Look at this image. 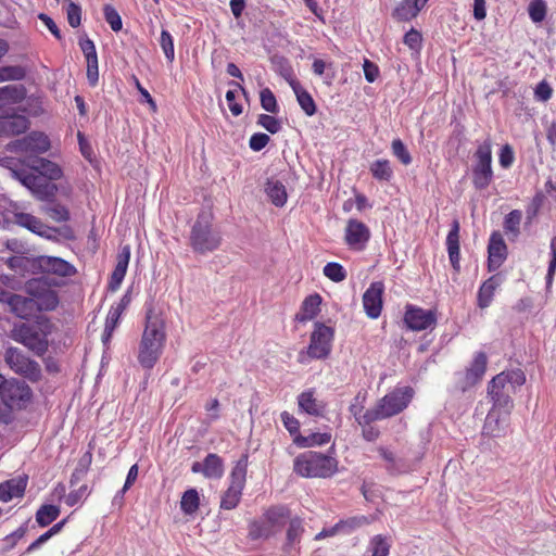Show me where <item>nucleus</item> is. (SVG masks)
<instances>
[{"mask_svg":"<svg viewBox=\"0 0 556 556\" xmlns=\"http://www.w3.org/2000/svg\"><path fill=\"white\" fill-rule=\"evenodd\" d=\"M20 160L5 159L3 165L10 170L11 176L26 187L37 199L48 201L55 197L58 188L50 180H58L62 177V169L58 164L37 155L26 156L22 163L25 168H18Z\"/></svg>","mask_w":556,"mask_h":556,"instance_id":"obj_1","label":"nucleus"},{"mask_svg":"<svg viewBox=\"0 0 556 556\" xmlns=\"http://www.w3.org/2000/svg\"><path fill=\"white\" fill-rule=\"evenodd\" d=\"M166 341L165 321L153 312L147 314L146 327L138 346V362L144 369H152L163 353Z\"/></svg>","mask_w":556,"mask_h":556,"instance_id":"obj_2","label":"nucleus"},{"mask_svg":"<svg viewBox=\"0 0 556 556\" xmlns=\"http://www.w3.org/2000/svg\"><path fill=\"white\" fill-rule=\"evenodd\" d=\"M213 222L214 215L211 211L203 210L198 214L189 237L194 253L204 255L219 249L223 237Z\"/></svg>","mask_w":556,"mask_h":556,"instance_id":"obj_3","label":"nucleus"},{"mask_svg":"<svg viewBox=\"0 0 556 556\" xmlns=\"http://www.w3.org/2000/svg\"><path fill=\"white\" fill-rule=\"evenodd\" d=\"M525 382L526 375L521 369L505 370L493 377L488 384V396L492 401V406L513 409L511 395Z\"/></svg>","mask_w":556,"mask_h":556,"instance_id":"obj_4","label":"nucleus"},{"mask_svg":"<svg viewBox=\"0 0 556 556\" xmlns=\"http://www.w3.org/2000/svg\"><path fill=\"white\" fill-rule=\"evenodd\" d=\"M414 391L409 387L396 388L386 394L372 409L364 413L358 424H371L397 415L407 407L413 399Z\"/></svg>","mask_w":556,"mask_h":556,"instance_id":"obj_5","label":"nucleus"},{"mask_svg":"<svg viewBox=\"0 0 556 556\" xmlns=\"http://www.w3.org/2000/svg\"><path fill=\"white\" fill-rule=\"evenodd\" d=\"M293 470L304 478H328L338 470L336 458L318 452H304L293 462Z\"/></svg>","mask_w":556,"mask_h":556,"instance_id":"obj_6","label":"nucleus"},{"mask_svg":"<svg viewBox=\"0 0 556 556\" xmlns=\"http://www.w3.org/2000/svg\"><path fill=\"white\" fill-rule=\"evenodd\" d=\"M247 470L248 454H243L230 472V485L222 496L220 508L230 510L239 504L245 484Z\"/></svg>","mask_w":556,"mask_h":556,"instance_id":"obj_7","label":"nucleus"},{"mask_svg":"<svg viewBox=\"0 0 556 556\" xmlns=\"http://www.w3.org/2000/svg\"><path fill=\"white\" fill-rule=\"evenodd\" d=\"M31 389L23 381L5 379L0 375V400L11 409L24 408L31 400Z\"/></svg>","mask_w":556,"mask_h":556,"instance_id":"obj_8","label":"nucleus"},{"mask_svg":"<svg viewBox=\"0 0 556 556\" xmlns=\"http://www.w3.org/2000/svg\"><path fill=\"white\" fill-rule=\"evenodd\" d=\"M47 336V332L30 324L16 325L11 334L14 341L23 344L37 356H42L48 351Z\"/></svg>","mask_w":556,"mask_h":556,"instance_id":"obj_9","label":"nucleus"},{"mask_svg":"<svg viewBox=\"0 0 556 556\" xmlns=\"http://www.w3.org/2000/svg\"><path fill=\"white\" fill-rule=\"evenodd\" d=\"M475 164L472 166V184L476 189L483 190L489 187L493 179L492 149L490 140H485L475 152Z\"/></svg>","mask_w":556,"mask_h":556,"instance_id":"obj_10","label":"nucleus"},{"mask_svg":"<svg viewBox=\"0 0 556 556\" xmlns=\"http://www.w3.org/2000/svg\"><path fill=\"white\" fill-rule=\"evenodd\" d=\"M4 361L11 370L28 381L38 382L41 379L40 365L20 349L14 346L8 348L4 353Z\"/></svg>","mask_w":556,"mask_h":556,"instance_id":"obj_11","label":"nucleus"},{"mask_svg":"<svg viewBox=\"0 0 556 556\" xmlns=\"http://www.w3.org/2000/svg\"><path fill=\"white\" fill-rule=\"evenodd\" d=\"M488 357L484 352L475 354L470 365L454 375V389L465 393L478 384L486 370Z\"/></svg>","mask_w":556,"mask_h":556,"instance_id":"obj_12","label":"nucleus"},{"mask_svg":"<svg viewBox=\"0 0 556 556\" xmlns=\"http://www.w3.org/2000/svg\"><path fill=\"white\" fill-rule=\"evenodd\" d=\"M333 336L334 331L331 327L316 323L311 333L307 355L315 359L326 358L331 352Z\"/></svg>","mask_w":556,"mask_h":556,"instance_id":"obj_13","label":"nucleus"},{"mask_svg":"<svg viewBox=\"0 0 556 556\" xmlns=\"http://www.w3.org/2000/svg\"><path fill=\"white\" fill-rule=\"evenodd\" d=\"M510 413L511 409L509 408L492 406L486 414L482 428V434L492 438H501L506 435L509 429Z\"/></svg>","mask_w":556,"mask_h":556,"instance_id":"obj_14","label":"nucleus"},{"mask_svg":"<svg viewBox=\"0 0 556 556\" xmlns=\"http://www.w3.org/2000/svg\"><path fill=\"white\" fill-rule=\"evenodd\" d=\"M50 148L49 138L42 132H30L29 135L14 140L8 144V149L15 153L37 155L45 153Z\"/></svg>","mask_w":556,"mask_h":556,"instance_id":"obj_15","label":"nucleus"},{"mask_svg":"<svg viewBox=\"0 0 556 556\" xmlns=\"http://www.w3.org/2000/svg\"><path fill=\"white\" fill-rule=\"evenodd\" d=\"M404 323L413 331L431 329L437 324V313L408 304L404 314Z\"/></svg>","mask_w":556,"mask_h":556,"instance_id":"obj_16","label":"nucleus"},{"mask_svg":"<svg viewBox=\"0 0 556 556\" xmlns=\"http://www.w3.org/2000/svg\"><path fill=\"white\" fill-rule=\"evenodd\" d=\"M14 223L51 241H58L61 235L60 229L43 224L39 218L28 213L15 212Z\"/></svg>","mask_w":556,"mask_h":556,"instance_id":"obj_17","label":"nucleus"},{"mask_svg":"<svg viewBox=\"0 0 556 556\" xmlns=\"http://www.w3.org/2000/svg\"><path fill=\"white\" fill-rule=\"evenodd\" d=\"M370 239L369 228L362 222L351 218L346 223L344 240L354 251H363Z\"/></svg>","mask_w":556,"mask_h":556,"instance_id":"obj_18","label":"nucleus"},{"mask_svg":"<svg viewBox=\"0 0 556 556\" xmlns=\"http://www.w3.org/2000/svg\"><path fill=\"white\" fill-rule=\"evenodd\" d=\"M384 283L374 281L369 285L363 294V307L366 315L371 319H377L382 311Z\"/></svg>","mask_w":556,"mask_h":556,"instance_id":"obj_19","label":"nucleus"},{"mask_svg":"<svg viewBox=\"0 0 556 556\" xmlns=\"http://www.w3.org/2000/svg\"><path fill=\"white\" fill-rule=\"evenodd\" d=\"M40 280H33L27 283L28 293L35 299L36 311H53L59 304V298L55 291L42 289Z\"/></svg>","mask_w":556,"mask_h":556,"instance_id":"obj_20","label":"nucleus"},{"mask_svg":"<svg viewBox=\"0 0 556 556\" xmlns=\"http://www.w3.org/2000/svg\"><path fill=\"white\" fill-rule=\"evenodd\" d=\"M488 253L489 271H495L501 267L507 256V247L501 233L494 232L491 235Z\"/></svg>","mask_w":556,"mask_h":556,"instance_id":"obj_21","label":"nucleus"},{"mask_svg":"<svg viewBox=\"0 0 556 556\" xmlns=\"http://www.w3.org/2000/svg\"><path fill=\"white\" fill-rule=\"evenodd\" d=\"M282 75L294 91L301 109L307 116H313L316 113V104L312 96L300 85L298 80L292 78L290 67L285 68Z\"/></svg>","mask_w":556,"mask_h":556,"instance_id":"obj_22","label":"nucleus"},{"mask_svg":"<svg viewBox=\"0 0 556 556\" xmlns=\"http://www.w3.org/2000/svg\"><path fill=\"white\" fill-rule=\"evenodd\" d=\"M303 533V520L300 517L290 518L283 546L285 552L289 556H295L298 554Z\"/></svg>","mask_w":556,"mask_h":556,"instance_id":"obj_23","label":"nucleus"},{"mask_svg":"<svg viewBox=\"0 0 556 556\" xmlns=\"http://www.w3.org/2000/svg\"><path fill=\"white\" fill-rule=\"evenodd\" d=\"M129 260L130 247L124 245L117 254V262L109 281V289L111 291H116L119 289L127 273Z\"/></svg>","mask_w":556,"mask_h":556,"instance_id":"obj_24","label":"nucleus"},{"mask_svg":"<svg viewBox=\"0 0 556 556\" xmlns=\"http://www.w3.org/2000/svg\"><path fill=\"white\" fill-rule=\"evenodd\" d=\"M40 266L43 270L61 277H71L76 274V268L61 257L42 256Z\"/></svg>","mask_w":556,"mask_h":556,"instance_id":"obj_25","label":"nucleus"},{"mask_svg":"<svg viewBox=\"0 0 556 556\" xmlns=\"http://www.w3.org/2000/svg\"><path fill=\"white\" fill-rule=\"evenodd\" d=\"M446 248L451 265L456 271H458L460 268L459 223L456 219L453 220L451 229L447 233Z\"/></svg>","mask_w":556,"mask_h":556,"instance_id":"obj_26","label":"nucleus"},{"mask_svg":"<svg viewBox=\"0 0 556 556\" xmlns=\"http://www.w3.org/2000/svg\"><path fill=\"white\" fill-rule=\"evenodd\" d=\"M299 409L311 416H321L325 412V404L315 396V391L308 389L298 395Z\"/></svg>","mask_w":556,"mask_h":556,"instance_id":"obj_27","label":"nucleus"},{"mask_svg":"<svg viewBox=\"0 0 556 556\" xmlns=\"http://www.w3.org/2000/svg\"><path fill=\"white\" fill-rule=\"evenodd\" d=\"M503 278L496 274L486 279L479 288L477 304L480 308H486L493 301L496 289L502 285Z\"/></svg>","mask_w":556,"mask_h":556,"instance_id":"obj_28","label":"nucleus"},{"mask_svg":"<svg viewBox=\"0 0 556 556\" xmlns=\"http://www.w3.org/2000/svg\"><path fill=\"white\" fill-rule=\"evenodd\" d=\"M429 0H402L393 11V17L407 22L417 16Z\"/></svg>","mask_w":556,"mask_h":556,"instance_id":"obj_29","label":"nucleus"},{"mask_svg":"<svg viewBox=\"0 0 556 556\" xmlns=\"http://www.w3.org/2000/svg\"><path fill=\"white\" fill-rule=\"evenodd\" d=\"M377 452L386 462V470L391 475H401L409 470L406 462L397 457L393 451L384 446H378Z\"/></svg>","mask_w":556,"mask_h":556,"instance_id":"obj_30","label":"nucleus"},{"mask_svg":"<svg viewBox=\"0 0 556 556\" xmlns=\"http://www.w3.org/2000/svg\"><path fill=\"white\" fill-rule=\"evenodd\" d=\"M26 485V478L11 479L0 483V501L8 503L15 497L23 496Z\"/></svg>","mask_w":556,"mask_h":556,"instance_id":"obj_31","label":"nucleus"},{"mask_svg":"<svg viewBox=\"0 0 556 556\" xmlns=\"http://www.w3.org/2000/svg\"><path fill=\"white\" fill-rule=\"evenodd\" d=\"M9 306L11 312L22 319H28L36 312L35 299L20 294H14Z\"/></svg>","mask_w":556,"mask_h":556,"instance_id":"obj_32","label":"nucleus"},{"mask_svg":"<svg viewBox=\"0 0 556 556\" xmlns=\"http://www.w3.org/2000/svg\"><path fill=\"white\" fill-rule=\"evenodd\" d=\"M320 304L321 296L318 293L305 298L301 305V312L295 316L296 320L304 323L313 319L319 313Z\"/></svg>","mask_w":556,"mask_h":556,"instance_id":"obj_33","label":"nucleus"},{"mask_svg":"<svg viewBox=\"0 0 556 556\" xmlns=\"http://www.w3.org/2000/svg\"><path fill=\"white\" fill-rule=\"evenodd\" d=\"M263 516L275 532L285 525L287 519L291 518L290 509L285 505L270 507Z\"/></svg>","mask_w":556,"mask_h":556,"instance_id":"obj_34","label":"nucleus"},{"mask_svg":"<svg viewBox=\"0 0 556 556\" xmlns=\"http://www.w3.org/2000/svg\"><path fill=\"white\" fill-rule=\"evenodd\" d=\"M29 127V122L25 116L16 115L0 122V131L15 136L25 132Z\"/></svg>","mask_w":556,"mask_h":556,"instance_id":"obj_35","label":"nucleus"},{"mask_svg":"<svg viewBox=\"0 0 556 556\" xmlns=\"http://www.w3.org/2000/svg\"><path fill=\"white\" fill-rule=\"evenodd\" d=\"M266 194L274 205L283 206L287 202V191L285 185L277 179H268L265 188Z\"/></svg>","mask_w":556,"mask_h":556,"instance_id":"obj_36","label":"nucleus"},{"mask_svg":"<svg viewBox=\"0 0 556 556\" xmlns=\"http://www.w3.org/2000/svg\"><path fill=\"white\" fill-rule=\"evenodd\" d=\"M204 477L208 479H219L224 475V462L214 453H210L203 460Z\"/></svg>","mask_w":556,"mask_h":556,"instance_id":"obj_37","label":"nucleus"},{"mask_svg":"<svg viewBox=\"0 0 556 556\" xmlns=\"http://www.w3.org/2000/svg\"><path fill=\"white\" fill-rule=\"evenodd\" d=\"M26 97V90L22 85H7L0 88V102L8 104L21 103Z\"/></svg>","mask_w":556,"mask_h":556,"instance_id":"obj_38","label":"nucleus"},{"mask_svg":"<svg viewBox=\"0 0 556 556\" xmlns=\"http://www.w3.org/2000/svg\"><path fill=\"white\" fill-rule=\"evenodd\" d=\"M123 312H121L118 307L111 306L105 318L104 330L102 333V342L105 346L109 345L113 333L119 324Z\"/></svg>","mask_w":556,"mask_h":556,"instance_id":"obj_39","label":"nucleus"},{"mask_svg":"<svg viewBox=\"0 0 556 556\" xmlns=\"http://www.w3.org/2000/svg\"><path fill=\"white\" fill-rule=\"evenodd\" d=\"M331 440V434L328 432L324 433H312L307 437L298 434L294 437L293 442L295 445L300 447H311V446H320L329 443Z\"/></svg>","mask_w":556,"mask_h":556,"instance_id":"obj_40","label":"nucleus"},{"mask_svg":"<svg viewBox=\"0 0 556 556\" xmlns=\"http://www.w3.org/2000/svg\"><path fill=\"white\" fill-rule=\"evenodd\" d=\"M274 534V529L264 517L252 521L249 526V535L252 540L268 539Z\"/></svg>","mask_w":556,"mask_h":556,"instance_id":"obj_41","label":"nucleus"},{"mask_svg":"<svg viewBox=\"0 0 556 556\" xmlns=\"http://www.w3.org/2000/svg\"><path fill=\"white\" fill-rule=\"evenodd\" d=\"M370 173L377 180L389 181L393 177V169L388 160L380 159L376 160L370 164Z\"/></svg>","mask_w":556,"mask_h":556,"instance_id":"obj_42","label":"nucleus"},{"mask_svg":"<svg viewBox=\"0 0 556 556\" xmlns=\"http://www.w3.org/2000/svg\"><path fill=\"white\" fill-rule=\"evenodd\" d=\"M199 505H200V497H199V493L195 489H189L182 494L181 501H180V509L186 515L194 514L198 510Z\"/></svg>","mask_w":556,"mask_h":556,"instance_id":"obj_43","label":"nucleus"},{"mask_svg":"<svg viewBox=\"0 0 556 556\" xmlns=\"http://www.w3.org/2000/svg\"><path fill=\"white\" fill-rule=\"evenodd\" d=\"M60 515V508L55 505H42L36 513V521L40 527H47Z\"/></svg>","mask_w":556,"mask_h":556,"instance_id":"obj_44","label":"nucleus"},{"mask_svg":"<svg viewBox=\"0 0 556 556\" xmlns=\"http://www.w3.org/2000/svg\"><path fill=\"white\" fill-rule=\"evenodd\" d=\"M390 547L391 544L388 539L378 534L370 540L367 553L369 556H388Z\"/></svg>","mask_w":556,"mask_h":556,"instance_id":"obj_45","label":"nucleus"},{"mask_svg":"<svg viewBox=\"0 0 556 556\" xmlns=\"http://www.w3.org/2000/svg\"><path fill=\"white\" fill-rule=\"evenodd\" d=\"M522 219V213L519 210H513L509 212L504 219V230L506 233L517 238L520 233V223Z\"/></svg>","mask_w":556,"mask_h":556,"instance_id":"obj_46","label":"nucleus"},{"mask_svg":"<svg viewBox=\"0 0 556 556\" xmlns=\"http://www.w3.org/2000/svg\"><path fill=\"white\" fill-rule=\"evenodd\" d=\"M528 13L533 23L539 24L543 22L547 13L545 0H531L528 5Z\"/></svg>","mask_w":556,"mask_h":556,"instance_id":"obj_47","label":"nucleus"},{"mask_svg":"<svg viewBox=\"0 0 556 556\" xmlns=\"http://www.w3.org/2000/svg\"><path fill=\"white\" fill-rule=\"evenodd\" d=\"M48 200L50 203L47 204L43 211L55 222H67L70 219V212L66 206Z\"/></svg>","mask_w":556,"mask_h":556,"instance_id":"obj_48","label":"nucleus"},{"mask_svg":"<svg viewBox=\"0 0 556 556\" xmlns=\"http://www.w3.org/2000/svg\"><path fill=\"white\" fill-rule=\"evenodd\" d=\"M323 273L333 282H341L346 278V270L337 262L327 263L324 266Z\"/></svg>","mask_w":556,"mask_h":556,"instance_id":"obj_49","label":"nucleus"},{"mask_svg":"<svg viewBox=\"0 0 556 556\" xmlns=\"http://www.w3.org/2000/svg\"><path fill=\"white\" fill-rule=\"evenodd\" d=\"M160 46L165 54L168 62H173L175 59L174 39L168 30L162 29L160 37Z\"/></svg>","mask_w":556,"mask_h":556,"instance_id":"obj_50","label":"nucleus"},{"mask_svg":"<svg viewBox=\"0 0 556 556\" xmlns=\"http://www.w3.org/2000/svg\"><path fill=\"white\" fill-rule=\"evenodd\" d=\"M104 18L111 26L112 30L119 31L123 27L122 18L118 12L110 4H105L103 8Z\"/></svg>","mask_w":556,"mask_h":556,"instance_id":"obj_51","label":"nucleus"},{"mask_svg":"<svg viewBox=\"0 0 556 556\" xmlns=\"http://www.w3.org/2000/svg\"><path fill=\"white\" fill-rule=\"evenodd\" d=\"M260 98L261 105L266 112L273 114L278 112L276 97L269 88H264L260 93Z\"/></svg>","mask_w":556,"mask_h":556,"instance_id":"obj_52","label":"nucleus"},{"mask_svg":"<svg viewBox=\"0 0 556 556\" xmlns=\"http://www.w3.org/2000/svg\"><path fill=\"white\" fill-rule=\"evenodd\" d=\"M392 153L396 156L404 165L412 163V156L405 144L401 139H394L391 144Z\"/></svg>","mask_w":556,"mask_h":556,"instance_id":"obj_53","label":"nucleus"},{"mask_svg":"<svg viewBox=\"0 0 556 556\" xmlns=\"http://www.w3.org/2000/svg\"><path fill=\"white\" fill-rule=\"evenodd\" d=\"M25 76V71L20 66L0 67V83L7 80H21Z\"/></svg>","mask_w":556,"mask_h":556,"instance_id":"obj_54","label":"nucleus"},{"mask_svg":"<svg viewBox=\"0 0 556 556\" xmlns=\"http://www.w3.org/2000/svg\"><path fill=\"white\" fill-rule=\"evenodd\" d=\"M257 124L270 134H277L281 129L280 122L268 114H261L257 118Z\"/></svg>","mask_w":556,"mask_h":556,"instance_id":"obj_55","label":"nucleus"},{"mask_svg":"<svg viewBox=\"0 0 556 556\" xmlns=\"http://www.w3.org/2000/svg\"><path fill=\"white\" fill-rule=\"evenodd\" d=\"M280 418L285 428L290 432V434L294 437L300 434V422L294 416H292L288 412H282L280 414Z\"/></svg>","mask_w":556,"mask_h":556,"instance_id":"obj_56","label":"nucleus"},{"mask_svg":"<svg viewBox=\"0 0 556 556\" xmlns=\"http://www.w3.org/2000/svg\"><path fill=\"white\" fill-rule=\"evenodd\" d=\"M403 42L412 50H419L421 47V34L412 28L408 30L403 38Z\"/></svg>","mask_w":556,"mask_h":556,"instance_id":"obj_57","label":"nucleus"},{"mask_svg":"<svg viewBox=\"0 0 556 556\" xmlns=\"http://www.w3.org/2000/svg\"><path fill=\"white\" fill-rule=\"evenodd\" d=\"M68 24L76 28L81 22V9L79 5L71 2L66 9Z\"/></svg>","mask_w":556,"mask_h":556,"instance_id":"obj_58","label":"nucleus"},{"mask_svg":"<svg viewBox=\"0 0 556 556\" xmlns=\"http://www.w3.org/2000/svg\"><path fill=\"white\" fill-rule=\"evenodd\" d=\"M348 526L350 527L349 521H339L334 526H332L330 528H325L320 532H318L315 535V540L320 541L326 538L334 536L336 534H338L341 530H343Z\"/></svg>","mask_w":556,"mask_h":556,"instance_id":"obj_59","label":"nucleus"},{"mask_svg":"<svg viewBox=\"0 0 556 556\" xmlns=\"http://www.w3.org/2000/svg\"><path fill=\"white\" fill-rule=\"evenodd\" d=\"M515 161L513 148L509 144H504L500 151L498 162L503 168H509Z\"/></svg>","mask_w":556,"mask_h":556,"instance_id":"obj_60","label":"nucleus"},{"mask_svg":"<svg viewBox=\"0 0 556 556\" xmlns=\"http://www.w3.org/2000/svg\"><path fill=\"white\" fill-rule=\"evenodd\" d=\"M87 496V485H81L77 490L70 492L65 497L67 506L73 507L80 503Z\"/></svg>","mask_w":556,"mask_h":556,"instance_id":"obj_61","label":"nucleus"},{"mask_svg":"<svg viewBox=\"0 0 556 556\" xmlns=\"http://www.w3.org/2000/svg\"><path fill=\"white\" fill-rule=\"evenodd\" d=\"M268 142H269L268 135H266L264 132H256L251 136L249 146L253 151L258 152L262 149H264Z\"/></svg>","mask_w":556,"mask_h":556,"instance_id":"obj_62","label":"nucleus"},{"mask_svg":"<svg viewBox=\"0 0 556 556\" xmlns=\"http://www.w3.org/2000/svg\"><path fill=\"white\" fill-rule=\"evenodd\" d=\"M87 61V79L90 86H96L99 80L98 58Z\"/></svg>","mask_w":556,"mask_h":556,"instance_id":"obj_63","label":"nucleus"},{"mask_svg":"<svg viewBox=\"0 0 556 556\" xmlns=\"http://www.w3.org/2000/svg\"><path fill=\"white\" fill-rule=\"evenodd\" d=\"M363 70L365 79L368 83H374L377 79L379 75V68L375 63L370 62L369 60H365L363 64Z\"/></svg>","mask_w":556,"mask_h":556,"instance_id":"obj_64","label":"nucleus"}]
</instances>
